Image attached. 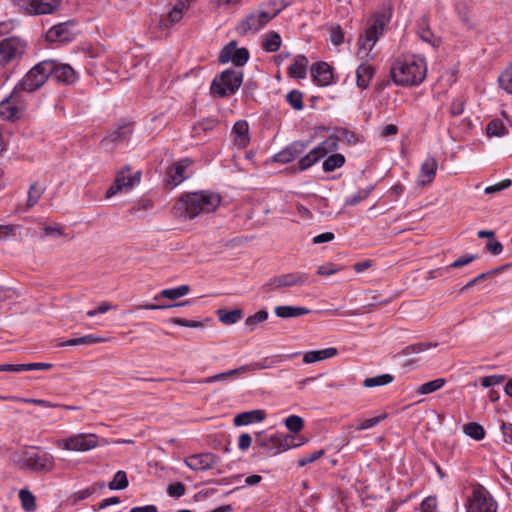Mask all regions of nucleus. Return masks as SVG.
Here are the masks:
<instances>
[{"instance_id": "34", "label": "nucleus", "mask_w": 512, "mask_h": 512, "mask_svg": "<svg viewBox=\"0 0 512 512\" xmlns=\"http://www.w3.org/2000/svg\"><path fill=\"white\" fill-rule=\"evenodd\" d=\"M262 46L267 52H276L281 46L280 35L274 31L267 33L263 39Z\"/></svg>"}, {"instance_id": "18", "label": "nucleus", "mask_w": 512, "mask_h": 512, "mask_svg": "<svg viewBox=\"0 0 512 512\" xmlns=\"http://www.w3.org/2000/svg\"><path fill=\"white\" fill-rule=\"evenodd\" d=\"M189 6V0H178L166 16H161L159 20V27L168 28L178 23L182 19L184 13L188 11Z\"/></svg>"}, {"instance_id": "50", "label": "nucleus", "mask_w": 512, "mask_h": 512, "mask_svg": "<svg viewBox=\"0 0 512 512\" xmlns=\"http://www.w3.org/2000/svg\"><path fill=\"white\" fill-rule=\"evenodd\" d=\"M238 374H242L241 373V370H240V367L236 368V369H233V370H229L227 372H222V373H219V374H215L213 376H210V377H207L201 381H199L200 383H213V382H216V381H224V380H227L229 377L233 376V375H238Z\"/></svg>"}, {"instance_id": "40", "label": "nucleus", "mask_w": 512, "mask_h": 512, "mask_svg": "<svg viewBox=\"0 0 512 512\" xmlns=\"http://www.w3.org/2000/svg\"><path fill=\"white\" fill-rule=\"evenodd\" d=\"M446 383V380L444 378H437L432 381L426 382L422 384L418 388V393L422 395L430 394L432 392H435L439 389H441Z\"/></svg>"}, {"instance_id": "10", "label": "nucleus", "mask_w": 512, "mask_h": 512, "mask_svg": "<svg viewBox=\"0 0 512 512\" xmlns=\"http://www.w3.org/2000/svg\"><path fill=\"white\" fill-rule=\"evenodd\" d=\"M140 177V171L132 174L130 168L126 166L116 174L114 182L106 192V198H111L118 193L132 189V187L140 181Z\"/></svg>"}, {"instance_id": "24", "label": "nucleus", "mask_w": 512, "mask_h": 512, "mask_svg": "<svg viewBox=\"0 0 512 512\" xmlns=\"http://www.w3.org/2000/svg\"><path fill=\"white\" fill-rule=\"evenodd\" d=\"M23 115L21 107H17L6 97L0 102V118L6 121L14 122L19 120Z\"/></svg>"}, {"instance_id": "32", "label": "nucleus", "mask_w": 512, "mask_h": 512, "mask_svg": "<svg viewBox=\"0 0 512 512\" xmlns=\"http://www.w3.org/2000/svg\"><path fill=\"white\" fill-rule=\"evenodd\" d=\"M189 291L190 287L188 285H181L171 289H164L159 294L154 296V300H159L160 298L176 300L182 296L187 295Z\"/></svg>"}, {"instance_id": "49", "label": "nucleus", "mask_w": 512, "mask_h": 512, "mask_svg": "<svg viewBox=\"0 0 512 512\" xmlns=\"http://www.w3.org/2000/svg\"><path fill=\"white\" fill-rule=\"evenodd\" d=\"M267 318H268L267 311L260 310V311L256 312L254 315L249 316L245 320V325L250 331H253L259 323L265 321Z\"/></svg>"}, {"instance_id": "44", "label": "nucleus", "mask_w": 512, "mask_h": 512, "mask_svg": "<svg viewBox=\"0 0 512 512\" xmlns=\"http://www.w3.org/2000/svg\"><path fill=\"white\" fill-rule=\"evenodd\" d=\"M393 381V376L390 374H382L375 377L366 378L363 385L367 388L383 386Z\"/></svg>"}, {"instance_id": "63", "label": "nucleus", "mask_w": 512, "mask_h": 512, "mask_svg": "<svg viewBox=\"0 0 512 512\" xmlns=\"http://www.w3.org/2000/svg\"><path fill=\"white\" fill-rule=\"evenodd\" d=\"M290 152L293 155V160L299 157L306 149L307 144L302 141H295L289 146Z\"/></svg>"}, {"instance_id": "64", "label": "nucleus", "mask_w": 512, "mask_h": 512, "mask_svg": "<svg viewBox=\"0 0 512 512\" xmlns=\"http://www.w3.org/2000/svg\"><path fill=\"white\" fill-rule=\"evenodd\" d=\"M501 431L503 435V441L512 445V423L502 422Z\"/></svg>"}, {"instance_id": "21", "label": "nucleus", "mask_w": 512, "mask_h": 512, "mask_svg": "<svg viewBox=\"0 0 512 512\" xmlns=\"http://www.w3.org/2000/svg\"><path fill=\"white\" fill-rule=\"evenodd\" d=\"M438 169V163L434 157H427L421 164L420 171L418 174L417 183L419 186H425L430 184L435 176Z\"/></svg>"}, {"instance_id": "19", "label": "nucleus", "mask_w": 512, "mask_h": 512, "mask_svg": "<svg viewBox=\"0 0 512 512\" xmlns=\"http://www.w3.org/2000/svg\"><path fill=\"white\" fill-rule=\"evenodd\" d=\"M190 164L191 161L189 159H182L176 162L167 170L165 179L166 184L171 187H176L182 183L187 178L185 171L190 166Z\"/></svg>"}, {"instance_id": "11", "label": "nucleus", "mask_w": 512, "mask_h": 512, "mask_svg": "<svg viewBox=\"0 0 512 512\" xmlns=\"http://www.w3.org/2000/svg\"><path fill=\"white\" fill-rule=\"evenodd\" d=\"M16 4L28 15H46L58 9L60 0H16Z\"/></svg>"}, {"instance_id": "9", "label": "nucleus", "mask_w": 512, "mask_h": 512, "mask_svg": "<svg viewBox=\"0 0 512 512\" xmlns=\"http://www.w3.org/2000/svg\"><path fill=\"white\" fill-rule=\"evenodd\" d=\"M337 149L338 138L335 136L327 137L317 147L312 149L308 154L299 160V169L301 171L307 170L320 159L324 158L328 153L334 152Z\"/></svg>"}, {"instance_id": "42", "label": "nucleus", "mask_w": 512, "mask_h": 512, "mask_svg": "<svg viewBox=\"0 0 512 512\" xmlns=\"http://www.w3.org/2000/svg\"><path fill=\"white\" fill-rule=\"evenodd\" d=\"M65 32L66 28L64 24L54 25L47 31L46 38L50 42L65 41L67 40V37L64 35Z\"/></svg>"}, {"instance_id": "14", "label": "nucleus", "mask_w": 512, "mask_h": 512, "mask_svg": "<svg viewBox=\"0 0 512 512\" xmlns=\"http://www.w3.org/2000/svg\"><path fill=\"white\" fill-rule=\"evenodd\" d=\"M467 512H496V503L483 489H474L468 498Z\"/></svg>"}, {"instance_id": "56", "label": "nucleus", "mask_w": 512, "mask_h": 512, "mask_svg": "<svg viewBox=\"0 0 512 512\" xmlns=\"http://www.w3.org/2000/svg\"><path fill=\"white\" fill-rule=\"evenodd\" d=\"M386 418V415H379L372 417L370 419H366L360 422V424L357 426V430H366L369 428H372L376 425H378L382 420Z\"/></svg>"}, {"instance_id": "27", "label": "nucleus", "mask_w": 512, "mask_h": 512, "mask_svg": "<svg viewBox=\"0 0 512 512\" xmlns=\"http://www.w3.org/2000/svg\"><path fill=\"white\" fill-rule=\"evenodd\" d=\"M374 75V68L369 64H361L356 70V80L358 87L366 89Z\"/></svg>"}, {"instance_id": "8", "label": "nucleus", "mask_w": 512, "mask_h": 512, "mask_svg": "<svg viewBox=\"0 0 512 512\" xmlns=\"http://www.w3.org/2000/svg\"><path fill=\"white\" fill-rule=\"evenodd\" d=\"M58 447L75 452H86L99 444V437L92 433H79L58 441Z\"/></svg>"}, {"instance_id": "6", "label": "nucleus", "mask_w": 512, "mask_h": 512, "mask_svg": "<svg viewBox=\"0 0 512 512\" xmlns=\"http://www.w3.org/2000/svg\"><path fill=\"white\" fill-rule=\"evenodd\" d=\"M243 82V73L232 68L224 70L216 77L210 87L211 93L219 97H228L236 93Z\"/></svg>"}, {"instance_id": "41", "label": "nucleus", "mask_w": 512, "mask_h": 512, "mask_svg": "<svg viewBox=\"0 0 512 512\" xmlns=\"http://www.w3.org/2000/svg\"><path fill=\"white\" fill-rule=\"evenodd\" d=\"M23 92H25V90L19 88V84L17 83L8 98L14 103V105L21 107V111L24 113L27 108V102L23 96Z\"/></svg>"}, {"instance_id": "48", "label": "nucleus", "mask_w": 512, "mask_h": 512, "mask_svg": "<svg viewBox=\"0 0 512 512\" xmlns=\"http://www.w3.org/2000/svg\"><path fill=\"white\" fill-rule=\"evenodd\" d=\"M286 428L292 433L300 432L304 427V421L300 416L290 415L284 421Z\"/></svg>"}, {"instance_id": "25", "label": "nucleus", "mask_w": 512, "mask_h": 512, "mask_svg": "<svg viewBox=\"0 0 512 512\" xmlns=\"http://www.w3.org/2000/svg\"><path fill=\"white\" fill-rule=\"evenodd\" d=\"M266 417L264 410H252L237 414L234 418L235 426H244L254 422H262Z\"/></svg>"}, {"instance_id": "58", "label": "nucleus", "mask_w": 512, "mask_h": 512, "mask_svg": "<svg viewBox=\"0 0 512 512\" xmlns=\"http://www.w3.org/2000/svg\"><path fill=\"white\" fill-rule=\"evenodd\" d=\"M185 486L181 482L170 484L167 488V493L171 497L179 498L185 494Z\"/></svg>"}, {"instance_id": "16", "label": "nucleus", "mask_w": 512, "mask_h": 512, "mask_svg": "<svg viewBox=\"0 0 512 512\" xmlns=\"http://www.w3.org/2000/svg\"><path fill=\"white\" fill-rule=\"evenodd\" d=\"M45 61L51 64L50 77L55 79L57 82L72 84L76 81L77 74L70 65L51 59Z\"/></svg>"}, {"instance_id": "59", "label": "nucleus", "mask_w": 512, "mask_h": 512, "mask_svg": "<svg viewBox=\"0 0 512 512\" xmlns=\"http://www.w3.org/2000/svg\"><path fill=\"white\" fill-rule=\"evenodd\" d=\"M511 184H512V181L510 179L502 180L499 183H496L494 185H490V186L486 187L485 193L486 194H494L496 192H500L504 189L509 188L511 186Z\"/></svg>"}, {"instance_id": "35", "label": "nucleus", "mask_w": 512, "mask_h": 512, "mask_svg": "<svg viewBox=\"0 0 512 512\" xmlns=\"http://www.w3.org/2000/svg\"><path fill=\"white\" fill-rule=\"evenodd\" d=\"M499 86L512 95V62L498 76Z\"/></svg>"}, {"instance_id": "53", "label": "nucleus", "mask_w": 512, "mask_h": 512, "mask_svg": "<svg viewBox=\"0 0 512 512\" xmlns=\"http://www.w3.org/2000/svg\"><path fill=\"white\" fill-rule=\"evenodd\" d=\"M270 367H271V365L267 364L266 360H264V361L253 362V363L242 365V366H240V370H241V373H246V372H252V371H256V370L267 369Z\"/></svg>"}, {"instance_id": "55", "label": "nucleus", "mask_w": 512, "mask_h": 512, "mask_svg": "<svg viewBox=\"0 0 512 512\" xmlns=\"http://www.w3.org/2000/svg\"><path fill=\"white\" fill-rule=\"evenodd\" d=\"M505 380L503 375H490L481 378V385L484 388H489L501 384Z\"/></svg>"}, {"instance_id": "45", "label": "nucleus", "mask_w": 512, "mask_h": 512, "mask_svg": "<svg viewBox=\"0 0 512 512\" xmlns=\"http://www.w3.org/2000/svg\"><path fill=\"white\" fill-rule=\"evenodd\" d=\"M128 479L126 472L124 471H118L112 481L109 482L108 487L111 490H122L128 487Z\"/></svg>"}, {"instance_id": "22", "label": "nucleus", "mask_w": 512, "mask_h": 512, "mask_svg": "<svg viewBox=\"0 0 512 512\" xmlns=\"http://www.w3.org/2000/svg\"><path fill=\"white\" fill-rule=\"evenodd\" d=\"M417 35L423 41L431 45L433 48H438L441 44V38L437 37L429 26V19L427 15L422 16L417 22Z\"/></svg>"}, {"instance_id": "12", "label": "nucleus", "mask_w": 512, "mask_h": 512, "mask_svg": "<svg viewBox=\"0 0 512 512\" xmlns=\"http://www.w3.org/2000/svg\"><path fill=\"white\" fill-rule=\"evenodd\" d=\"M307 279L308 276L300 272L278 275L271 278L266 284H264L263 290L264 292L269 293L273 290L284 287L302 286L307 282Z\"/></svg>"}, {"instance_id": "2", "label": "nucleus", "mask_w": 512, "mask_h": 512, "mask_svg": "<svg viewBox=\"0 0 512 512\" xmlns=\"http://www.w3.org/2000/svg\"><path fill=\"white\" fill-rule=\"evenodd\" d=\"M391 77L400 86H418L426 78L427 64L424 58L406 55L395 59L391 66Z\"/></svg>"}, {"instance_id": "13", "label": "nucleus", "mask_w": 512, "mask_h": 512, "mask_svg": "<svg viewBox=\"0 0 512 512\" xmlns=\"http://www.w3.org/2000/svg\"><path fill=\"white\" fill-rule=\"evenodd\" d=\"M26 43L16 37L4 39L0 42V65L20 59L25 52Z\"/></svg>"}, {"instance_id": "30", "label": "nucleus", "mask_w": 512, "mask_h": 512, "mask_svg": "<svg viewBox=\"0 0 512 512\" xmlns=\"http://www.w3.org/2000/svg\"><path fill=\"white\" fill-rule=\"evenodd\" d=\"M248 123L246 121H237L233 126V133L235 134V142L241 147H245L249 143L248 136Z\"/></svg>"}, {"instance_id": "47", "label": "nucleus", "mask_w": 512, "mask_h": 512, "mask_svg": "<svg viewBox=\"0 0 512 512\" xmlns=\"http://www.w3.org/2000/svg\"><path fill=\"white\" fill-rule=\"evenodd\" d=\"M373 189H374V186H372V185L367 188L360 189L354 195H352L351 197H349L345 200V205L353 206V205L360 203L361 201H363L370 195V193L372 192Z\"/></svg>"}, {"instance_id": "23", "label": "nucleus", "mask_w": 512, "mask_h": 512, "mask_svg": "<svg viewBox=\"0 0 512 512\" xmlns=\"http://www.w3.org/2000/svg\"><path fill=\"white\" fill-rule=\"evenodd\" d=\"M311 74L313 80L320 86H328L332 83L333 73L332 67L326 62H318L312 65Z\"/></svg>"}, {"instance_id": "52", "label": "nucleus", "mask_w": 512, "mask_h": 512, "mask_svg": "<svg viewBox=\"0 0 512 512\" xmlns=\"http://www.w3.org/2000/svg\"><path fill=\"white\" fill-rule=\"evenodd\" d=\"M43 189L38 188L36 183H33L28 191L27 207H33L41 198Z\"/></svg>"}, {"instance_id": "57", "label": "nucleus", "mask_w": 512, "mask_h": 512, "mask_svg": "<svg viewBox=\"0 0 512 512\" xmlns=\"http://www.w3.org/2000/svg\"><path fill=\"white\" fill-rule=\"evenodd\" d=\"M421 512H438L437 510V499L435 497L429 496L426 497L421 505Z\"/></svg>"}, {"instance_id": "62", "label": "nucleus", "mask_w": 512, "mask_h": 512, "mask_svg": "<svg viewBox=\"0 0 512 512\" xmlns=\"http://www.w3.org/2000/svg\"><path fill=\"white\" fill-rule=\"evenodd\" d=\"M274 161L282 164L293 161V155L291 154L289 147L287 146L285 149L277 153L274 156Z\"/></svg>"}, {"instance_id": "54", "label": "nucleus", "mask_w": 512, "mask_h": 512, "mask_svg": "<svg viewBox=\"0 0 512 512\" xmlns=\"http://www.w3.org/2000/svg\"><path fill=\"white\" fill-rule=\"evenodd\" d=\"M324 454H325L324 450L321 449V450L314 451L313 453H311L309 455L303 456L298 460V466L303 467L307 464L313 463L314 461L321 458Z\"/></svg>"}, {"instance_id": "37", "label": "nucleus", "mask_w": 512, "mask_h": 512, "mask_svg": "<svg viewBox=\"0 0 512 512\" xmlns=\"http://www.w3.org/2000/svg\"><path fill=\"white\" fill-rule=\"evenodd\" d=\"M486 132L489 137H501L508 134V130L504 123L499 119L491 120L486 127Z\"/></svg>"}, {"instance_id": "38", "label": "nucleus", "mask_w": 512, "mask_h": 512, "mask_svg": "<svg viewBox=\"0 0 512 512\" xmlns=\"http://www.w3.org/2000/svg\"><path fill=\"white\" fill-rule=\"evenodd\" d=\"M131 134V129L128 125H123L119 127L117 130H114L111 132L107 137H105L102 142L108 143V142H118L123 141L129 137Z\"/></svg>"}, {"instance_id": "36", "label": "nucleus", "mask_w": 512, "mask_h": 512, "mask_svg": "<svg viewBox=\"0 0 512 512\" xmlns=\"http://www.w3.org/2000/svg\"><path fill=\"white\" fill-rule=\"evenodd\" d=\"M344 163L345 157L340 153H335L324 160L322 167L325 172H332L335 169L341 168Z\"/></svg>"}, {"instance_id": "17", "label": "nucleus", "mask_w": 512, "mask_h": 512, "mask_svg": "<svg viewBox=\"0 0 512 512\" xmlns=\"http://www.w3.org/2000/svg\"><path fill=\"white\" fill-rule=\"evenodd\" d=\"M219 460V457L213 453H201L186 458L185 464L194 471H200L212 469Z\"/></svg>"}, {"instance_id": "33", "label": "nucleus", "mask_w": 512, "mask_h": 512, "mask_svg": "<svg viewBox=\"0 0 512 512\" xmlns=\"http://www.w3.org/2000/svg\"><path fill=\"white\" fill-rule=\"evenodd\" d=\"M19 499L25 512H34L37 509L36 497L28 489L19 491Z\"/></svg>"}, {"instance_id": "28", "label": "nucleus", "mask_w": 512, "mask_h": 512, "mask_svg": "<svg viewBox=\"0 0 512 512\" xmlns=\"http://www.w3.org/2000/svg\"><path fill=\"white\" fill-rule=\"evenodd\" d=\"M218 319L225 325L237 323L243 316V311L239 308L227 310L225 308L218 309L216 312Z\"/></svg>"}, {"instance_id": "60", "label": "nucleus", "mask_w": 512, "mask_h": 512, "mask_svg": "<svg viewBox=\"0 0 512 512\" xmlns=\"http://www.w3.org/2000/svg\"><path fill=\"white\" fill-rule=\"evenodd\" d=\"M338 271H340V268H338L335 264L326 263L318 267L317 274L320 276H330Z\"/></svg>"}, {"instance_id": "15", "label": "nucleus", "mask_w": 512, "mask_h": 512, "mask_svg": "<svg viewBox=\"0 0 512 512\" xmlns=\"http://www.w3.org/2000/svg\"><path fill=\"white\" fill-rule=\"evenodd\" d=\"M249 59V52L246 48H237L236 41H230L220 52L219 61L227 63L231 61L235 66H243Z\"/></svg>"}, {"instance_id": "1", "label": "nucleus", "mask_w": 512, "mask_h": 512, "mask_svg": "<svg viewBox=\"0 0 512 512\" xmlns=\"http://www.w3.org/2000/svg\"><path fill=\"white\" fill-rule=\"evenodd\" d=\"M221 203V196L211 191L183 194L173 206L175 217L191 220L200 214L213 213Z\"/></svg>"}, {"instance_id": "31", "label": "nucleus", "mask_w": 512, "mask_h": 512, "mask_svg": "<svg viewBox=\"0 0 512 512\" xmlns=\"http://www.w3.org/2000/svg\"><path fill=\"white\" fill-rule=\"evenodd\" d=\"M309 309L305 307H294V306H277L275 308V314L280 318H294L301 315L308 314Z\"/></svg>"}, {"instance_id": "7", "label": "nucleus", "mask_w": 512, "mask_h": 512, "mask_svg": "<svg viewBox=\"0 0 512 512\" xmlns=\"http://www.w3.org/2000/svg\"><path fill=\"white\" fill-rule=\"evenodd\" d=\"M50 65L45 60L37 63L18 82L19 88L27 93H33L40 89L50 77Z\"/></svg>"}, {"instance_id": "20", "label": "nucleus", "mask_w": 512, "mask_h": 512, "mask_svg": "<svg viewBox=\"0 0 512 512\" xmlns=\"http://www.w3.org/2000/svg\"><path fill=\"white\" fill-rule=\"evenodd\" d=\"M255 443L260 448V453L263 455L272 456L279 454L278 433L267 436L263 432H259L256 434Z\"/></svg>"}, {"instance_id": "51", "label": "nucleus", "mask_w": 512, "mask_h": 512, "mask_svg": "<svg viewBox=\"0 0 512 512\" xmlns=\"http://www.w3.org/2000/svg\"><path fill=\"white\" fill-rule=\"evenodd\" d=\"M287 102L295 110H301L304 107L302 93L297 90H292L286 95Z\"/></svg>"}, {"instance_id": "39", "label": "nucleus", "mask_w": 512, "mask_h": 512, "mask_svg": "<svg viewBox=\"0 0 512 512\" xmlns=\"http://www.w3.org/2000/svg\"><path fill=\"white\" fill-rule=\"evenodd\" d=\"M463 431L467 436L478 441L482 440L485 436L484 428L476 422H470L464 425Z\"/></svg>"}, {"instance_id": "46", "label": "nucleus", "mask_w": 512, "mask_h": 512, "mask_svg": "<svg viewBox=\"0 0 512 512\" xmlns=\"http://www.w3.org/2000/svg\"><path fill=\"white\" fill-rule=\"evenodd\" d=\"M437 345H438L437 343H430V342L415 343V344H411V345L406 346L402 350L401 353L404 356H408V355H411V354H414V353L424 352V351L428 350L429 348L437 347Z\"/></svg>"}, {"instance_id": "3", "label": "nucleus", "mask_w": 512, "mask_h": 512, "mask_svg": "<svg viewBox=\"0 0 512 512\" xmlns=\"http://www.w3.org/2000/svg\"><path fill=\"white\" fill-rule=\"evenodd\" d=\"M272 9L265 10L262 8L256 9L249 13L236 25V31L239 35L245 36L249 33H257L268 22L275 18L282 10V8H275V2L268 4Z\"/></svg>"}, {"instance_id": "61", "label": "nucleus", "mask_w": 512, "mask_h": 512, "mask_svg": "<svg viewBox=\"0 0 512 512\" xmlns=\"http://www.w3.org/2000/svg\"><path fill=\"white\" fill-rule=\"evenodd\" d=\"M344 41V33L339 25L332 27L331 29V42L338 46Z\"/></svg>"}, {"instance_id": "5", "label": "nucleus", "mask_w": 512, "mask_h": 512, "mask_svg": "<svg viewBox=\"0 0 512 512\" xmlns=\"http://www.w3.org/2000/svg\"><path fill=\"white\" fill-rule=\"evenodd\" d=\"M390 16L386 13L375 14L368 21L364 34L359 37V51L363 57H368L379 37L383 34Z\"/></svg>"}, {"instance_id": "4", "label": "nucleus", "mask_w": 512, "mask_h": 512, "mask_svg": "<svg viewBox=\"0 0 512 512\" xmlns=\"http://www.w3.org/2000/svg\"><path fill=\"white\" fill-rule=\"evenodd\" d=\"M15 462L21 469L46 474L55 467V459L46 451H23L16 454Z\"/></svg>"}, {"instance_id": "43", "label": "nucleus", "mask_w": 512, "mask_h": 512, "mask_svg": "<svg viewBox=\"0 0 512 512\" xmlns=\"http://www.w3.org/2000/svg\"><path fill=\"white\" fill-rule=\"evenodd\" d=\"M294 436L292 435H282L278 434V451L279 453L287 451L291 448H296L300 446L301 444H304L305 441L303 440L301 443H294Z\"/></svg>"}, {"instance_id": "29", "label": "nucleus", "mask_w": 512, "mask_h": 512, "mask_svg": "<svg viewBox=\"0 0 512 512\" xmlns=\"http://www.w3.org/2000/svg\"><path fill=\"white\" fill-rule=\"evenodd\" d=\"M307 65L308 59L305 56H297L294 63L288 68L289 76L298 79L304 78L306 76Z\"/></svg>"}, {"instance_id": "26", "label": "nucleus", "mask_w": 512, "mask_h": 512, "mask_svg": "<svg viewBox=\"0 0 512 512\" xmlns=\"http://www.w3.org/2000/svg\"><path fill=\"white\" fill-rule=\"evenodd\" d=\"M338 350L334 347L322 349V350H312L308 351L303 356V362L305 364H312L315 362H319L325 359L332 358L336 356Z\"/></svg>"}]
</instances>
